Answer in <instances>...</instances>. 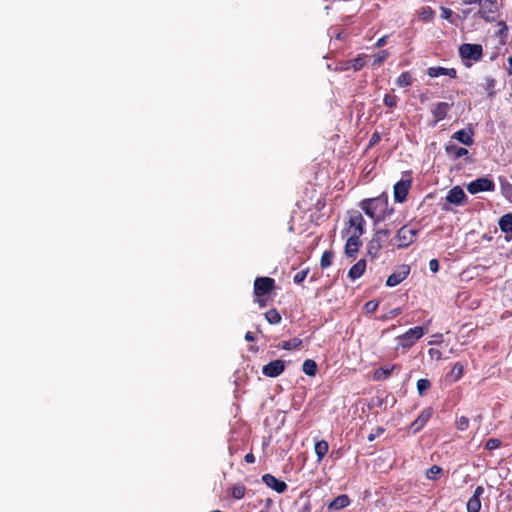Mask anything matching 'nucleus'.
Here are the masks:
<instances>
[{
  "label": "nucleus",
  "mask_w": 512,
  "mask_h": 512,
  "mask_svg": "<svg viewBox=\"0 0 512 512\" xmlns=\"http://www.w3.org/2000/svg\"><path fill=\"white\" fill-rule=\"evenodd\" d=\"M359 207L373 220L375 225L384 222L394 213L393 206L389 205V196L386 192H382L377 197L361 200Z\"/></svg>",
  "instance_id": "1"
},
{
  "label": "nucleus",
  "mask_w": 512,
  "mask_h": 512,
  "mask_svg": "<svg viewBox=\"0 0 512 512\" xmlns=\"http://www.w3.org/2000/svg\"><path fill=\"white\" fill-rule=\"evenodd\" d=\"M459 55L464 65L470 67L472 62H478L483 57V48L480 44L464 43L459 47Z\"/></svg>",
  "instance_id": "2"
},
{
  "label": "nucleus",
  "mask_w": 512,
  "mask_h": 512,
  "mask_svg": "<svg viewBox=\"0 0 512 512\" xmlns=\"http://www.w3.org/2000/svg\"><path fill=\"white\" fill-rule=\"evenodd\" d=\"M419 232V228L403 225L394 237L396 247L399 249L407 248L416 241Z\"/></svg>",
  "instance_id": "3"
},
{
  "label": "nucleus",
  "mask_w": 512,
  "mask_h": 512,
  "mask_svg": "<svg viewBox=\"0 0 512 512\" xmlns=\"http://www.w3.org/2000/svg\"><path fill=\"white\" fill-rule=\"evenodd\" d=\"M424 334L425 329L421 326L408 329L405 333L396 337V340L399 341L397 348H402L403 350L410 349Z\"/></svg>",
  "instance_id": "4"
},
{
  "label": "nucleus",
  "mask_w": 512,
  "mask_h": 512,
  "mask_svg": "<svg viewBox=\"0 0 512 512\" xmlns=\"http://www.w3.org/2000/svg\"><path fill=\"white\" fill-rule=\"evenodd\" d=\"M365 224V219L359 211H351L349 212V219L345 231L349 236L358 235L361 237L365 233Z\"/></svg>",
  "instance_id": "5"
},
{
  "label": "nucleus",
  "mask_w": 512,
  "mask_h": 512,
  "mask_svg": "<svg viewBox=\"0 0 512 512\" xmlns=\"http://www.w3.org/2000/svg\"><path fill=\"white\" fill-rule=\"evenodd\" d=\"M390 236L388 229H381L374 233L372 239L367 245V252L372 257H377L383 248V244L387 241Z\"/></svg>",
  "instance_id": "6"
},
{
  "label": "nucleus",
  "mask_w": 512,
  "mask_h": 512,
  "mask_svg": "<svg viewBox=\"0 0 512 512\" xmlns=\"http://www.w3.org/2000/svg\"><path fill=\"white\" fill-rule=\"evenodd\" d=\"M275 289V280L270 277H257L254 281L253 293L255 297H264Z\"/></svg>",
  "instance_id": "7"
},
{
  "label": "nucleus",
  "mask_w": 512,
  "mask_h": 512,
  "mask_svg": "<svg viewBox=\"0 0 512 512\" xmlns=\"http://www.w3.org/2000/svg\"><path fill=\"white\" fill-rule=\"evenodd\" d=\"M467 190L470 194H477L480 192L488 191L491 192L495 190V183L487 177H480L470 182L467 185Z\"/></svg>",
  "instance_id": "8"
},
{
  "label": "nucleus",
  "mask_w": 512,
  "mask_h": 512,
  "mask_svg": "<svg viewBox=\"0 0 512 512\" xmlns=\"http://www.w3.org/2000/svg\"><path fill=\"white\" fill-rule=\"evenodd\" d=\"M410 266L407 264L400 265L386 280L388 287H394L404 281L410 274Z\"/></svg>",
  "instance_id": "9"
},
{
  "label": "nucleus",
  "mask_w": 512,
  "mask_h": 512,
  "mask_svg": "<svg viewBox=\"0 0 512 512\" xmlns=\"http://www.w3.org/2000/svg\"><path fill=\"white\" fill-rule=\"evenodd\" d=\"M411 184V179H401L395 183L393 194L396 202L403 203L406 200Z\"/></svg>",
  "instance_id": "10"
},
{
  "label": "nucleus",
  "mask_w": 512,
  "mask_h": 512,
  "mask_svg": "<svg viewBox=\"0 0 512 512\" xmlns=\"http://www.w3.org/2000/svg\"><path fill=\"white\" fill-rule=\"evenodd\" d=\"M478 13L488 22L497 20L499 16L498 2H483Z\"/></svg>",
  "instance_id": "11"
},
{
  "label": "nucleus",
  "mask_w": 512,
  "mask_h": 512,
  "mask_svg": "<svg viewBox=\"0 0 512 512\" xmlns=\"http://www.w3.org/2000/svg\"><path fill=\"white\" fill-rule=\"evenodd\" d=\"M285 370V362L281 359L273 360L262 368V373L266 377L275 378L281 375Z\"/></svg>",
  "instance_id": "12"
},
{
  "label": "nucleus",
  "mask_w": 512,
  "mask_h": 512,
  "mask_svg": "<svg viewBox=\"0 0 512 512\" xmlns=\"http://www.w3.org/2000/svg\"><path fill=\"white\" fill-rule=\"evenodd\" d=\"M433 415V408L427 407L425 408L420 415L411 423L410 429L413 434L418 433L420 430L424 428L426 423Z\"/></svg>",
  "instance_id": "13"
},
{
  "label": "nucleus",
  "mask_w": 512,
  "mask_h": 512,
  "mask_svg": "<svg viewBox=\"0 0 512 512\" xmlns=\"http://www.w3.org/2000/svg\"><path fill=\"white\" fill-rule=\"evenodd\" d=\"M261 480L267 487L271 488L277 493H284L288 488V485L284 481L277 479L270 473L262 475Z\"/></svg>",
  "instance_id": "14"
},
{
  "label": "nucleus",
  "mask_w": 512,
  "mask_h": 512,
  "mask_svg": "<svg viewBox=\"0 0 512 512\" xmlns=\"http://www.w3.org/2000/svg\"><path fill=\"white\" fill-rule=\"evenodd\" d=\"M484 491L483 486H477L475 488L473 495L467 501V512H479L481 510V497L484 494Z\"/></svg>",
  "instance_id": "15"
},
{
  "label": "nucleus",
  "mask_w": 512,
  "mask_h": 512,
  "mask_svg": "<svg viewBox=\"0 0 512 512\" xmlns=\"http://www.w3.org/2000/svg\"><path fill=\"white\" fill-rule=\"evenodd\" d=\"M446 200L452 204L463 205L467 201V196L460 186H454L449 190Z\"/></svg>",
  "instance_id": "16"
},
{
  "label": "nucleus",
  "mask_w": 512,
  "mask_h": 512,
  "mask_svg": "<svg viewBox=\"0 0 512 512\" xmlns=\"http://www.w3.org/2000/svg\"><path fill=\"white\" fill-rule=\"evenodd\" d=\"M361 237L358 235H350L345 244V254L348 257H354L362 245Z\"/></svg>",
  "instance_id": "17"
},
{
  "label": "nucleus",
  "mask_w": 512,
  "mask_h": 512,
  "mask_svg": "<svg viewBox=\"0 0 512 512\" xmlns=\"http://www.w3.org/2000/svg\"><path fill=\"white\" fill-rule=\"evenodd\" d=\"M427 75L431 78H436L439 76H449L450 78L457 77V71L455 68H445L441 66L429 67L427 69Z\"/></svg>",
  "instance_id": "18"
},
{
  "label": "nucleus",
  "mask_w": 512,
  "mask_h": 512,
  "mask_svg": "<svg viewBox=\"0 0 512 512\" xmlns=\"http://www.w3.org/2000/svg\"><path fill=\"white\" fill-rule=\"evenodd\" d=\"M450 108L451 105L447 102H438L437 104H435V106L431 110L435 124L446 118Z\"/></svg>",
  "instance_id": "19"
},
{
  "label": "nucleus",
  "mask_w": 512,
  "mask_h": 512,
  "mask_svg": "<svg viewBox=\"0 0 512 512\" xmlns=\"http://www.w3.org/2000/svg\"><path fill=\"white\" fill-rule=\"evenodd\" d=\"M473 135L474 132L472 129H461L456 131L452 138L464 145L471 146L474 143Z\"/></svg>",
  "instance_id": "20"
},
{
  "label": "nucleus",
  "mask_w": 512,
  "mask_h": 512,
  "mask_svg": "<svg viewBox=\"0 0 512 512\" xmlns=\"http://www.w3.org/2000/svg\"><path fill=\"white\" fill-rule=\"evenodd\" d=\"M445 152L453 160L464 157V156L468 155V153H469L466 148L459 147L455 144H447L445 146Z\"/></svg>",
  "instance_id": "21"
},
{
  "label": "nucleus",
  "mask_w": 512,
  "mask_h": 512,
  "mask_svg": "<svg viewBox=\"0 0 512 512\" xmlns=\"http://www.w3.org/2000/svg\"><path fill=\"white\" fill-rule=\"evenodd\" d=\"M350 504V498L346 494L335 497L328 505V510L338 511Z\"/></svg>",
  "instance_id": "22"
},
{
  "label": "nucleus",
  "mask_w": 512,
  "mask_h": 512,
  "mask_svg": "<svg viewBox=\"0 0 512 512\" xmlns=\"http://www.w3.org/2000/svg\"><path fill=\"white\" fill-rule=\"evenodd\" d=\"M365 270H366V261L364 259H360L349 269L348 277L351 280H356L364 274Z\"/></svg>",
  "instance_id": "23"
},
{
  "label": "nucleus",
  "mask_w": 512,
  "mask_h": 512,
  "mask_svg": "<svg viewBox=\"0 0 512 512\" xmlns=\"http://www.w3.org/2000/svg\"><path fill=\"white\" fill-rule=\"evenodd\" d=\"M397 369L400 370L401 366L398 364H393L390 367H381L379 369H376L374 372V379L375 380H386L389 378L392 374V372Z\"/></svg>",
  "instance_id": "24"
},
{
  "label": "nucleus",
  "mask_w": 512,
  "mask_h": 512,
  "mask_svg": "<svg viewBox=\"0 0 512 512\" xmlns=\"http://www.w3.org/2000/svg\"><path fill=\"white\" fill-rule=\"evenodd\" d=\"M499 227L504 233H512V213H507L499 219Z\"/></svg>",
  "instance_id": "25"
},
{
  "label": "nucleus",
  "mask_w": 512,
  "mask_h": 512,
  "mask_svg": "<svg viewBox=\"0 0 512 512\" xmlns=\"http://www.w3.org/2000/svg\"><path fill=\"white\" fill-rule=\"evenodd\" d=\"M329 449V444L325 440L317 441L314 446L315 454L317 455V460L321 461L325 455L327 454Z\"/></svg>",
  "instance_id": "26"
},
{
  "label": "nucleus",
  "mask_w": 512,
  "mask_h": 512,
  "mask_svg": "<svg viewBox=\"0 0 512 512\" xmlns=\"http://www.w3.org/2000/svg\"><path fill=\"white\" fill-rule=\"evenodd\" d=\"M228 492L230 493L231 497L240 500L245 496L246 493V486L242 483H238L236 485H233L228 489Z\"/></svg>",
  "instance_id": "27"
},
{
  "label": "nucleus",
  "mask_w": 512,
  "mask_h": 512,
  "mask_svg": "<svg viewBox=\"0 0 512 512\" xmlns=\"http://www.w3.org/2000/svg\"><path fill=\"white\" fill-rule=\"evenodd\" d=\"M414 79L409 71L402 72L396 79V85L404 88L412 85Z\"/></svg>",
  "instance_id": "28"
},
{
  "label": "nucleus",
  "mask_w": 512,
  "mask_h": 512,
  "mask_svg": "<svg viewBox=\"0 0 512 512\" xmlns=\"http://www.w3.org/2000/svg\"><path fill=\"white\" fill-rule=\"evenodd\" d=\"M303 372L308 376H315L318 370L317 364L312 359H306L302 365Z\"/></svg>",
  "instance_id": "29"
},
{
  "label": "nucleus",
  "mask_w": 512,
  "mask_h": 512,
  "mask_svg": "<svg viewBox=\"0 0 512 512\" xmlns=\"http://www.w3.org/2000/svg\"><path fill=\"white\" fill-rule=\"evenodd\" d=\"M265 319L269 324L276 325L281 322V315L277 309L273 308L265 313Z\"/></svg>",
  "instance_id": "30"
},
{
  "label": "nucleus",
  "mask_w": 512,
  "mask_h": 512,
  "mask_svg": "<svg viewBox=\"0 0 512 512\" xmlns=\"http://www.w3.org/2000/svg\"><path fill=\"white\" fill-rule=\"evenodd\" d=\"M334 253L330 250H326L323 252L321 259H320V267L322 269L328 268L333 261Z\"/></svg>",
  "instance_id": "31"
},
{
  "label": "nucleus",
  "mask_w": 512,
  "mask_h": 512,
  "mask_svg": "<svg viewBox=\"0 0 512 512\" xmlns=\"http://www.w3.org/2000/svg\"><path fill=\"white\" fill-rule=\"evenodd\" d=\"M302 345V340L299 338H292L288 341H284L281 344V348L284 350H294L299 348Z\"/></svg>",
  "instance_id": "32"
},
{
  "label": "nucleus",
  "mask_w": 512,
  "mask_h": 512,
  "mask_svg": "<svg viewBox=\"0 0 512 512\" xmlns=\"http://www.w3.org/2000/svg\"><path fill=\"white\" fill-rule=\"evenodd\" d=\"M417 391L420 396L424 395V393L431 388V382L429 379L422 378L417 381Z\"/></svg>",
  "instance_id": "33"
},
{
  "label": "nucleus",
  "mask_w": 512,
  "mask_h": 512,
  "mask_svg": "<svg viewBox=\"0 0 512 512\" xmlns=\"http://www.w3.org/2000/svg\"><path fill=\"white\" fill-rule=\"evenodd\" d=\"M365 54H361L358 57L352 59L349 64H351V67L354 69V71H359L365 66Z\"/></svg>",
  "instance_id": "34"
},
{
  "label": "nucleus",
  "mask_w": 512,
  "mask_h": 512,
  "mask_svg": "<svg viewBox=\"0 0 512 512\" xmlns=\"http://www.w3.org/2000/svg\"><path fill=\"white\" fill-rule=\"evenodd\" d=\"M434 18V11L430 7H423L419 11V19L424 22H429Z\"/></svg>",
  "instance_id": "35"
},
{
  "label": "nucleus",
  "mask_w": 512,
  "mask_h": 512,
  "mask_svg": "<svg viewBox=\"0 0 512 512\" xmlns=\"http://www.w3.org/2000/svg\"><path fill=\"white\" fill-rule=\"evenodd\" d=\"M383 102L385 106L389 108H394L397 106L398 103V97L394 94L387 93L384 96Z\"/></svg>",
  "instance_id": "36"
},
{
  "label": "nucleus",
  "mask_w": 512,
  "mask_h": 512,
  "mask_svg": "<svg viewBox=\"0 0 512 512\" xmlns=\"http://www.w3.org/2000/svg\"><path fill=\"white\" fill-rule=\"evenodd\" d=\"M441 473H442V468L437 465H433L432 467H430L427 470L426 477L428 479L435 480Z\"/></svg>",
  "instance_id": "37"
},
{
  "label": "nucleus",
  "mask_w": 512,
  "mask_h": 512,
  "mask_svg": "<svg viewBox=\"0 0 512 512\" xmlns=\"http://www.w3.org/2000/svg\"><path fill=\"white\" fill-rule=\"evenodd\" d=\"M502 445V441L498 438H490L485 443V449L491 451L499 448Z\"/></svg>",
  "instance_id": "38"
},
{
  "label": "nucleus",
  "mask_w": 512,
  "mask_h": 512,
  "mask_svg": "<svg viewBox=\"0 0 512 512\" xmlns=\"http://www.w3.org/2000/svg\"><path fill=\"white\" fill-rule=\"evenodd\" d=\"M389 56V53L386 50H381L375 55V60L373 65L379 66L381 63H383Z\"/></svg>",
  "instance_id": "39"
},
{
  "label": "nucleus",
  "mask_w": 512,
  "mask_h": 512,
  "mask_svg": "<svg viewBox=\"0 0 512 512\" xmlns=\"http://www.w3.org/2000/svg\"><path fill=\"white\" fill-rule=\"evenodd\" d=\"M456 427L460 431H465L469 427V419L466 416H461L456 421Z\"/></svg>",
  "instance_id": "40"
},
{
  "label": "nucleus",
  "mask_w": 512,
  "mask_h": 512,
  "mask_svg": "<svg viewBox=\"0 0 512 512\" xmlns=\"http://www.w3.org/2000/svg\"><path fill=\"white\" fill-rule=\"evenodd\" d=\"M496 85V80L492 77H486L485 90L488 92L489 96L494 95V88Z\"/></svg>",
  "instance_id": "41"
},
{
  "label": "nucleus",
  "mask_w": 512,
  "mask_h": 512,
  "mask_svg": "<svg viewBox=\"0 0 512 512\" xmlns=\"http://www.w3.org/2000/svg\"><path fill=\"white\" fill-rule=\"evenodd\" d=\"M309 269L301 270L294 275L293 281L295 284H301L307 277Z\"/></svg>",
  "instance_id": "42"
},
{
  "label": "nucleus",
  "mask_w": 512,
  "mask_h": 512,
  "mask_svg": "<svg viewBox=\"0 0 512 512\" xmlns=\"http://www.w3.org/2000/svg\"><path fill=\"white\" fill-rule=\"evenodd\" d=\"M379 306V303L375 300H370L365 303L364 310L366 313H374Z\"/></svg>",
  "instance_id": "43"
},
{
  "label": "nucleus",
  "mask_w": 512,
  "mask_h": 512,
  "mask_svg": "<svg viewBox=\"0 0 512 512\" xmlns=\"http://www.w3.org/2000/svg\"><path fill=\"white\" fill-rule=\"evenodd\" d=\"M501 189L503 195L509 198V195L512 194V185L507 180H501Z\"/></svg>",
  "instance_id": "44"
},
{
  "label": "nucleus",
  "mask_w": 512,
  "mask_h": 512,
  "mask_svg": "<svg viewBox=\"0 0 512 512\" xmlns=\"http://www.w3.org/2000/svg\"><path fill=\"white\" fill-rule=\"evenodd\" d=\"M401 313H402V309L400 307L394 308V309L390 310L387 314L383 315L381 317V319L382 320L393 319V318L397 317L398 315H400Z\"/></svg>",
  "instance_id": "45"
},
{
  "label": "nucleus",
  "mask_w": 512,
  "mask_h": 512,
  "mask_svg": "<svg viewBox=\"0 0 512 512\" xmlns=\"http://www.w3.org/2000/svg\"><path fill=\"white\" fill-rule=\"evenodd\" d=\"M452 373L455 375V379L458 380L463 374V365L460 362L455 363Z\"/></svg>",
  "instance_id": "46"
},
{
  "label": "nucleus",
  "mask_w": 512,
  "mask_h": 512,
  "mask_svg": "<svg viewBox=\"0 0 512 512\" xmlns=\"http://www.w3.org/2000/svg\"><path fill=\"white\" fill-rule=\"evenodd\" d=\"M384 428L382 427H377L376 428V431L374 433H370L368 436H367V439L369 442H372L374 441L377 437H379L381 434L384 433Z\"/></svg>",
  "instance_id": "47"
},
{
  "label": "nucleus",
  "mask_w": 512,
  "mask_h": 512,
  "mask_svg": "<svg viewBox=\"0 0 512 512\" xmlns=\"http://www.w3.org/2000/svg\"><path fill=\"white\" fill-rule=\"evenodd\" d=\"M381 140V135L379 132H374L372 135H371V138L369 140V147H372L374 145H376L379 141Z\"/></svg>",
  "instance_id": "48"
},
{
  "label": "nucleus",
  "mask_w": 512,
  "mask_h": 512,
  "mask_svg": "<svg viewBox=\"0 0 512 512\" xmlns=\"http://www.w3.org/2000/svg\"><path fill=\"white\" fill-rule=\"evenodd\" d=\"M439 268L440 266L437 259L434 258L429 261V269L431 272L436 273L439 271Z\"/></svg>",
  "instance_id": "49"
},
{
  "label": "nucleus",
  "mask_w": 512,
  "mask_h": 512,
  "mask_svg": "<svg viewBox=\"0 0 512 512\" xmlns=\"http://www.w3.org/2000/svg\"><path fill=\"white\" fill-rule=\"evenodd\" d=\"M388 39V35H384L381 38H379L376 42V47L381 48L386 45Z\"/></svg>",
  "instance_id": "50"
},
{
  "label": "nucleus",
  "mask_w": 512,
  "mask_h": 512,
  "mask_svg": "<svg viewBox=\"0 0 512 512\" xmlns=\"http://www.w3.org/2000/svg\"><path fill=\"white\" fill-rule=\"evenodd\" d=\"M244 460H245L246 463L252 464V463L255 462L256 459H255L254 454L252 452H250V453L245 455Z\"/></svg>",
  "instance_id": "51"
},
{
  "label": "nucleus",
  "mask_w": 512,
  "mask_h": 512,
  "mask_svg": "<svg viewBox=\"0 0 512 512\" xmlns=\"http://www.w3.org/2000/svg\"><path fill=\"white\" fill-rule=\"evenodd\" d=\"M452 15V11L449 8H442L441 17L444 19H449Z\"/></svg>",
  "instance_id": "52"
},
{
  "label": "nucleus",
  "mask_w": 512,
  "mask_h": 512,
  "mask_svg": "<svg viewBox=\"0 0 512 512\" xmlns=\"http://www.w3.org/2000/svg\"><path fill=\"white\" fill-rule=\"evenodd\" d=\"M245 340L248 341V342H254L255 341V336L253 334V332H246L245 334Z\"/></svg>",
  "instance_id": "53"
},
{
  "label": "nucleus",
  "mask_w": 512,
  "mask_h": 512,
  "mask_svg": "<svg viewBox=\"0 0 512 512\" xmlns=\"http://www.w3.org/2000/svg\"><path fill=\"white\" fill-rule=\"evenodd\" d=\"M257 298V303L259 304L260 307H265L267 305V302L265 299H263V297H256Z\"/></svg>",
  "instance_id": "54"
},
{
  "label": "nucleus",
  "mask_w": 512,
  "mask_h": 512,
  "mask_svg": "<svg viewBox=\"0 0 512 512\" xmlns=\"http://www.w3.org/2000/svg\"><path fill=\"white\" fill-rule=\"evenodd\" d=\"M508 64H509L508 73L512 74V56H510L508 58Z\"/></svg>",
  "instance_id": "55"
}]
</instances>
